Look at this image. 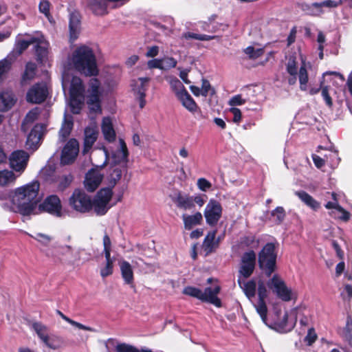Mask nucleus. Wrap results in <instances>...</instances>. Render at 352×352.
<instances>
[{
    "label": "nucleus",
    "mask_w": 352,
    "mask_h": 352,
    "mask_svg": "<svg viewBox=\"0 0 352 352\" xmlns=\"http://www.w3.org/2000/svg\"><path fill=\"white\" fill-rule=\"evenodd\" d=\"M34 239L45 245H47L52 240L50 236L41 233L37 234Z\"/></svg>",
    "instance_id": "nucleus-63"
},
{
    "label": "nucleus",
    "mask_w": 352,
    "mask_h": 352,
    "mask_svg": "<svg viewBox=\"0 0 352 352\" xmlns=\"http://www.w3.org/2000/svg\"><path fill=\"white\" fill-rule=\"evenodd\" d=\"M276 253L275 245L272 243H267L258 254V265L265 275L271 276L276 269Z\"/></svg>",
    "instance_id": "nucleus-7"
},
{
    "label": "nucleus",
    "mask_w": 352,
    "mask_h": 352,
    "mask_svg": "<svg viewBox=\"0 0 352 352\" xmlns=\"http://www.w3.org/2000/svg\"><path fill=\"white\" fill-rule=\"evenodd\" d=\"M113 195L111 188H104L97 192L94 200L92 201V209L98 216L105 214L111 208L110 204Z\"/></svg>",
    "instance_id": "nucleus-9"
},
{
    "label": "nucleus",
    "mask_w": 352,
    "mask_h": 352,
    "mask_svg": "<svg viewBox=\"0 0 352 352\" xmlns=\"http://www.w3.org/2000/svg\"><path fill=\"white\" fill-rule=\"evenodd\" d=\"M36 65L32 63H28L25 67V70L23 76V82L28 80H31L34 78L36 71Z\"/></svg>",
    "instance_id": "nucleus-46"
},
{
    "label": "nucleus",
    "mask_w": 352,
    "mask_h": 352,
    "mask_svg": "<svg viewBox=\"0 0 352 352\" xmlns=\"http://www.w3.org/2000/svg\"><path fill=\"white\" fill-rule=\"evenodd\" d=\"M245 103V100L242 98L241 95H236L232 97L229 101L228 104L231 107L242 105Z\"/></svg>",
    "instance_id": "nucleus-58"
},
{
    "label": "nucleus",
    "mask_w": 352,
    "mask_h": 352,
    "mask_svg": "<svg viewBox=\"0 0 352 352\" xmlns=\"http://www.w3.org/2000/svg\"><path fill=\"white\" fill-rule=\"evenodd\" d=\"M113 262H105V265L100 268V276L105 278L113 274Z\"/></svg>",
    "instance_id": "nucleus-52"
},
{
    "label": "nucleus",
    "mask_w": 352,
    "mask_h": 352,
    "mask_svg": "<svg viewBox=\"0 0 352 352\" xmlns=\"http://www.w3.org/2000/svg\"><path fill=\"white\" fill-rule=\"evenodd\" d=\"M217 230H212L208 233L206 236L203 244L202 249L208 255L214 251V250L219 246V239L216 240Z\"/></svg>",
    "instance_id": "nucleus-29"
},
{
    "label": "nucleus",
    "mask_w": 352,
    "mask_h": 352,
    "mask_svg": "<svg viewBox=\"0 0 352 352\" xmlns=\"http://www.w3.org/2000/svg\"><path fill=\"white\" fill-rule=\"evenodd\" d=\"M72 254V248L70 245H60L57 248V256L65 257Z\"/></svg>",
    "instance_id": "nucleus-54"
},
{
    "label": "nucleus",
    "mask_w": 352,
    "mask_h": 352,
    "mask_svg": "<svg viewBox=\"0 0 352 352\" xmlns=\"http://www.w3.org/2000/svg\"><path fill=\"white\" fill-rule=\"evenodd\" d=\"M98 137V129L95 125L87 126L85 129L83 153H87L96 142Z\"/></svg>",
    "instance_id": "nucleus-27"
},
{
    "label": "nucleus",
    "mask_w": 352,
    "mask_h": 352,
    "mask_svg": "<svg viewBox=\"0 0 352 352\" xmlns=\"http://www.w3.org/2000/svg\"><path fill=\"white\" fill-rule=\"evenodd\" d=\"M343 337L349 346L352 347V323L349 320L346 322Z\"/></svg>",
    "instance_id": "nucleus-50"
},
{
    "label": "nucleus",
    "mask_w": 352,
    "mask_h": 352,
    "mask_svg": "<svg viewBox=\"0 0 352 352\" xmlns=\"http://www.w3.org/2000/svg\"><path fill=\"white\" fill-rule=\"evenodd\" d=\"M119 266L124 283L133 287L134 276L131 265L128 261H122L119 263Z\"/></svg>",
    "instance_id": "nucleus-28"
},
{
    "label": "nucleus",
    "mask_w": 352,
    "mask_h": 352,
    "mask_svg": "<svg viewBox=\"0 0 352 352\" xmlns=\"http://www.w3.org/2000/svg\"><path fill=\"white\" fill-rule=\"evenodd\" d=\"M69 206L76 212H89L92 210V200L83 190L76 189L69 199Z\"/></svg>",
    "instance_id": "nucleus-10"
},
{
    "label": "nucleus",
    "mask_w": 352,
    "mask_h": 352,
    "mask_svg": "<svg viewBox=\"0 0 352 352\" xmlns=\"http://www.w3.org/2000/svg\"><path fill=\"white\" fill-rule=\"evenodd\" d=\"M102 89L100 83L96 78H91L89 82V88L87 91V103L91 112L101 113V96Z\"/></svg>",
    "instance_id": "nucleus-8"
},
{
    "label": "nucleus",
    "mask_w": 352,
    "mask_h": 352,
    "mask_svg": "<svg viewBox=\"0 0 352 352\" xmlns=\"http://www.w3.org/2000/svg\"><path fill=\"white\" fill-rule=\"evenodd\" d=\"M287 71L291 76L297 74L296 62L295 58L291 57L287 64Z\"/></svg>",
    "instance_id": "nucleus-55"
},
{
    "label": "nucleus",
    "mask_w": 352,
    "mask_h": 352,
    "mask_svg": "<svg viewBox=\"0 0 352 352\" xmlns=\"http://www.w3.org/2000/svg\"><path fill=\"white\" fill-rule=\"evenodd\" d=\"M302 64L298 73V79L300 82V87L301 90L305 91L307 88L308 82V74H307V64L305 60L301 57Z\"/></svg>",
    "instance_id": "nucleus-40"
},
{
    "label": "nucleus",
    "mask_w": 352,
    "mask_h": 352,
    "mask_svg": "<svg viewBox=\"0 0 352 352\" xmlns=\"http://www.w3.org/2000/svg\"><path fill=\"white\" fill-rule=\"evenodd\" d=\"M69 28L70 40L75 41L80 31V14L78 12H73L69 14Z\"/></svg>",
    "instance_id": "nucleus-26"
},
{
    "label": "nucleus",
    "mask_w": 352,
    "mask_h": 352,
    "mask_svg": "<svg viewBox=\"0 0 352 352\" xmlns=\"http://www.w3.org/2000/svg\"><path fill=\"white\" fill-rule=\"evenodd\" d=\"M56 313L58 315H59L65 321H66L67 322L69 323L70 324H72V326L79 329H82V330H85V331H91V332H95V329L90 327H87V326H85L80 322H78L76 321H74L72 319H70L69 318H68L67 316H66L65 315H64L59 310H56Z\"/></svg>",
    "instance_id": "nucleus-43"
},
{
    "label": "nucleus",
    "mask_w": 352,
    "mask_h": 352,
    "mask_svg": "<svg viewBox=\"0 0 352 352\" xmlns=\"http://www.w3.org/2000/svg\"><path fill=\"white\" fill-rule=\"evenodd\" d=\"M245 53L251 58H256L263 54V50L262 49L255 50L253 47L249 46L245 48Z\"/></svg>",
    "instance_id": "nucleus-53"
},
{
    "label": "nucleus",
    "mask_w": 352,
    "mask_h": 352,
    "mask_svg": "<svg viewBox=\"0 0 352 352\" xmlns=\"http://www.w3.org/2000/svg\"><path fill=\"white\" fill-rule=\"evenodd\" d=\"M50 3L47 0H43L39 3V11L43 13L48 19L50 18Z\"/></svg>",
    "instance_id": "nucleus-59"
},
{
    "label": "nucleus",
    "mask_w": 352,
    "mask_h": 352,
    "mask_svg": "<svg viewBox=\"0 0 352 352\" xmlns=\"http://www.w3.org/2000/svg\"><path fill=\"white\" fill-rule=\"evenodd\" d=\"M340 1L332 0H326L321 2H317L316 0L312 1H302L298 3V7L306 14L318 16L324 12V8H336L338 6Z\"/></svg>",
    "instance_id": "nucleus-11"
},
{
    "label": "nucleus",
    "mask_w": 352,
    "mask_h": 352,
    "mask_svg": "<svg viewBox=\"0 0 352 352\" xmlns=\"http://www.w3.org/2000/svg\"><path fill=\"white\" fill-rule=\"evenodd\" d=\"M40 114V109L38 107H35L30 110L26 115L24 118L22 127L25 128V126L30 123H32L34 120H36Z\"/></svg>",
    "instance_id": "nucleus-44"
},
{
    "label": "nucleus",
    "mask_w": 352,
    "mask_h": 352,
    "mask_svg": "<svg viewBox=\"0 0 352 352\" xmlns=\"http://www.w3.org/2000/svg\"><path fill=\"white\" fill-rule=\"evenodd\" d=\"M16 99L14 94L10 91H5L0 93V111H7L15 104Z\"/></svg>",
    "instance_id": "nucleus-30"
},
{
    "label": "nucleus",
    "mask_w": 352,
    "mask_h": 352,
    "mask_svg": "<svg viewBox=\"0 0 352 352\" xmlns=\"http://www.w3.org/2000/svg\"><path fill=\"white\" fill-rule=\"evenodd\" d=\"M126 170V168H122L121 166L111 165L109 169V174L107 177L108 184L113 188L116 186L118 182L122 177V172Z\"/></svg>",
    "instance_id": "nucleus-35"
},
{
    "label": "nucleus",
    "mask_w": 352,
    "mask_h": 352,
    "mask_svg": "<svg viewBox=\"0 0 352 352\" xmlns=\"http://www.w3.org/2000/svg\"><path fill=\"white\" fill-rule=\"evenodd\" d=\"M258 301L254 304L257 314L260 316L263 322L267 324V307L265 299L268 296V291L265 283L260 280L258 282Z\"/></svg>",
    "instance_id": "nucleus-13"
},
{
    "label": "nucleus",
    "mask_w": 352,
    "mask_h": 352,
    "mask_svg": "<svg viewBox=\"0 0 352 352\" xmlns=\"http://www.w3.org/2000/svg\"><path fill=\"white\" fill-rule=\"evenodd\" d=\"M301 311L302 309L298 307L292 309L289 312L276 311L273 321L270 322L267 319V324H265L280 333L289 332L296 326L297 318Z\"/></svg>",
    "instance_id": "nucleus-4"
},
{
    "label": "nucleus",
    "mask_w": 352,
    "mask_h": 352,
    "mask_svg": "<svg viewBox=\"0 0 352 352\" xmlns=\"http://www.w3.org/2000/svg\"><path fill=\"white\" fill-rule=\"evenodd\" d=\"M271 215L274 218V221L280 224L285 217V212L283 207L278 206L272 212Z\"/></svg>",
    "instance_id": "nucleus-48"
},
{
    "label": "nucleus",
    "mask_w": 352,
    "mask_h": 352,
    "mask_svg": "<svg viewBox=\"0 0 352 352\" xmlns=\"http://www.w3.org/2000/svg\"><path fill=\"white\" fill-rule=\"evenodd\" d=\"M256 265V254L253 250L245 252L241 261L239 277L246 279L250 277L255 268Z\"/></svg>",
    "instance_id": "nucleus-17"
},
{
    "label": "nucleus",
    "mask_w": 352,
    "mask_h": 352,
    "mask_svg": "<svg viewBox=\"0 0 352 352\" xmlns=\"http://www.w3.org/2000/svg\"><path fill=\"white\" fill-rule=\"evenodd\" d=\"M38 182H32L11 190L8 198L13 210L23 216L38 214Z\"/></svg>",
    "instance_id": "nucleus-1"
},
{
    "label": "nucleus",
    "mask_w": 352,
    "mask_h": 352,
    "mask_svg": "<svg viewBox=\"0 0 352 352\" xmlns=\"http://www.w3.org/2000/svg\"><path fill=\"white\" fill-rule=\"evenodd\" d=\"M116 351V352H139L138 349L126 344H118Z\"/></svg>",
    "instance_id": "nucleus-56"
},
{
    "label": "nucleus",
    "mask_w": 352,
    "mask_h": 352,
    "mask_svg": "<svg viewBox=\"0 0 352 352\" xmlns=\"http://www.w3.org/2000/svg\"><path fill=\"white\" fill-rule=\"evenodd\" d=\"M207 199V196L206 195H199L195 197H192V204H197L199 207L204 206Z\"/></svg>",
    "instance_id": "nucleus-64"
},
{
    "label": "nucleus",
    "mask_w": 352,
    "mask_h": 352,
    "mask_svg": "<svg viewBox=\"0 0 352 352\" xmlns=\"http://www.w3.org/2000/svg\"><path fill=\"white\" fill-rule=\"evenodd\" d=\"M45 125L36 124L28 134L25 146L28 149L35 151L38 148L44 133Z\"/></svg>",
    "instance_id": "nucleus-20"
},
{
    "label": "nucleus",
    "mask_w": 352,
    "mask_h": 352,
    "mask_svg": "<svg viewBox=\"0 0 352 352\" xmlns=\"http://www.w3.org/2000/svg\"><path fill=\"white\" fill-rule=\"evenodd\" d=\"M294 193L305 204L311 208L317 210L320 207V204L305 191H296Z\"/></svg>",
    "instance_id": "nucleus-38"
},
{
    "label": "nucleus",
    "mask_w": 352,
    "mask_h": 352,
    "mask_svg": "<svg viewBox=\"0 0 352 352\" xmlns=\"http://www.w3.org/2000/svg\"><path fill=\"white\" fill-rule=\"evenodd\" d=\"M162 60V69L174 68L177 65V60L173 57H165Z\"/></svg>",
    "instance_id": "nucleus-51"
},
{
    "label": "nucleus",
    "mask_w": 352,
    "mask_h": 352,
    "mask_svg": "<svg viewBox=\"0 0 352 352\" xmlns=\"http://www.w3.org/2000/svg\"><path fill=\"white\" fill-rule=\"evenodd\" d=\"M37 41L35 43L36 45V52L38 57V60L41 63H45L47 60L48 56V49L50 47V44L47 41H46L43 37L36 38Z\"/></svg>",
    "instance_id": "nucleus-31"
},
{
    "label": "nucleus",
    "mask_w": 352,
    "mask_h": 352,
    "mask_svg": "<svg viewBox=\"0 0 352 352\" xmlns=\"http://www.w3.org/2000/svg\"><path fill=\"white\" fill-rule=\"evenodd\" d=\"M219 292L220 287L218 285L206 287L204 292L202 291L203 298H201V301L208 302L218 307H221V300L217 297Z\"/></svg>",
    "instance_id": "nucleus-23"
},
{
    "label": "nucleus",
    "mask_w": 352,
    "mask_h": 352,
    "mask_svg": "<svg viewBox=\"0 0 352 352\" xmlns=\"http://www.w3.org/2000/svg\"><path fill=\"white\" fill-rule=\"evenodd\" d=\"M36 41V38H32L28 41H19L16 45V48L19 54H21L24 50H25L29 47V45H30L31 44H34Z\"/></svg>",
    "instance_id": "nucleus-49"
},
{
    "label": "nucleus",
    "mask_w": 352,
    "mask_h": 352,
    "mask_svg": "<svg viewBox=\"0 0 352 352\" xmlns=\"http://www.w3.org/2000/svg\"><path fill=\"white\" fill-rule=\"evenodd\" d=\"M19 176L8 169L0 170V186L4 187L14 184Z\"/></svg>",
    "instance_id": "nucleus-33"
},
{
    "label": "nucleus",
    "mask_w": 352,
    "mask_h": 352,
    "mask_svg": "<svg viewBox=\"0 0 352 352\" xmlns=\"http://www.w3.org/2000/svg\"><path fill=\"white\" fill-rule=\"evenodd\" d=\"M178 100L191 113H195L198 109L196 102L188 92L179 98Z\"/></svg>",
    "instance_id": "nucleus-41"
},
{
    "label": "nucleus",
    "mask_w": 352,
    "mask_h": 352,
    "mask_svg": "<svg viewBox=\"0 0 352 352\" xmlns=\"http://www.w3.org/2000/svg\"><path fill=\"white\" fill-rule=\"evenodd\" d=\"M29 157L28 153L24 151H14L9 157L10 168L19 177L25 171Z\"/></svg>",
    "instance_id": "nucleus-14"
},
{
    "label": "nucleus",
    "mask_w": 352,
    "mask_h": 352,
    "mask_svg": "<svg viewBox=\"0 0 352 352\" xmlns=\"http://www.w3.org/2000/svg\"><path fill=\"white\" fill-rule=\"evenodd\" d=\"M62 87L65 92L67 89L69 90L72 112L75 114L79 113L85 99V89L82 80L65 72L62 78Z\"/></svg>",
    "instance_id": "nucleus-3"
},
{
    "label": "nucleus",
    "mask_w": 352,
    "mask_h": 352,
    "mask_svg": "<svg viewBox=\"0 0 352 352\" xmlns=\"http://www.w3.org/2000/svg\"><path fill=\"white\" fill-rule=\"evenodd\" d=\"M67 65L86 76H95L98 74L96 58L93 50L87 45L77 47L68 56Z\"/></svg>",
    "instance_id": "nucleus-2"
},
{
    "label": "nucleus",
    "mask_w": 352,
    "mask_h": 352,
    "mask_svg": "<svg viewBox=\"0 0 352 352\" xmlns=\"http://www.w3.org/2000/svg\"><path fill=\"white\" fill-rule=\"evenodd\" d=\"M317 339V335L313 328L309 329L305 340L308 345H311Z\"/></svg>",
    "instance_id": "nucleus-61"
},
{
    "label": "nucleus",
    "mask_w": 352,
    "mask_h": 352,
    "mask_svg": "<svg viewBox=\"0 0 352 352\" xmlns=\"http://www.w3.org/2000/svg\"><path fill=\"white\" fill-rule=\"evenodd\" d=\"M169 83L177 98L188 92L182 82L175 77L170 78Z\"/></svg>",
    "instance_id": "nucleus-42"
},
{
    "label": "nucleus",
    "mask_w": 352,
    "mask_h": 352,
    "mask_svg": "<svg viewBox=\"0 0 352 352\" xmlns=\"http://www.w3.org/2000/svg\"><path fill=\"white\" fill-rule=\"evenodd\" d=\"M72 181V177L71 175H67L64 176L62 178H60L59 184H58V189L60 190H63L65 188H66L67 186H69Z\"/></svg>",
    "instance_id": "nucleus-60"
},
{
    "label": "nucleus",
    "mask_w": 352,
    "mask_h": 352,
    "mask_svg": "<svg viewBox=\"0 0 352 352\" xmlns=\"http://www.w3.org/2000/svg\"><path fill=\"white\" fill-rule=\"evenodd\" d=\"M128 155L126 144L122 139H120L118 148L111 153V164L126 168Z\"/></svg>",
    "instance_id": "nucleus-19"
},
{
    "label": "nucleus",
    "mask_w": 352,
    "mask_h": 352,
    "mask_svg": "<svg viewBox=\"0 0 352 352\" xmlns=\"http://www.w3.org/2000/svg\"><path fill=\"white\" fill-rule=\"evenodd\" d=\"M102 131L104 138L109 142L113 141L116 133L113 128L111 120L109 118H104L102 123Z\"/></svg>",
    "instance_id": "nucleus-37"
},
{
    "label": "nucleus",
    "mask_w": 352,
    "mask_h": 352,
    "mask_svg": "<svg viewBox=\"0 0 352 352\" xmlns=\"http://www.w3.org/2000/svg\"><path fill=\"white\" fill-rule=\"evenodd\" d=\"M48 95V89L45 82L36 83L32 86L26 94V100L31 103H41Z\"/></svg>",
    "instance_id": "nucleus-18"
},
{
    "label": "nucleus",
    "mask_w": 352,
    "mask_h": 352,
    "mask_svg": "<svg viewBox=\"0 0 352 352\" xmlns=\"http://www.w3.org/2000/svg\"><path fill=\"white\" fill-rule=\"evenodd\" d=\"M12 62V58L10 56L0 60V79L3 78L10 71Z\"/></svg>",
    "instance_id": "nucleus-45"
},
{
    "label": "nucleus",
    "mask_w": 352,
    "mask_h": 352,
    "mask_svg": "<svg viewBox=\"0 0 352 352\" xmlns=\"http://www.w3.org/2000/svg\"><path fill=\"white\" fill-rule=\"evenodd\" d=\"M204 214L207 224L210 226H216L222 215L221 204L215 199H210L206 206Z\"/></svg>",
    "instance_id": "nucleus-15"
},
{
    "label": "nucleus",
    "mask_w": 352,
    "mask_h": 352,
    "mask_svg": "<svg viewBox=\"0 0 352 352\" xmlns=\"http://www.w3.org/2000/svg\"><path fill=\"white\" fill-rule=\"evenodd\" d=\"M73 128V120L72 116L65 115L62 126L59 131L60 138L64 141L70 134Z\"/></svg>",
    "instance_id": "nucleus-39"
},
{
    "label": "nucleus",
    "mask_w": 352,
    "mask_h": 352,
    "mask_svg": "<svg viewBox=\"0 0 352 352\" xmlns=\"http://www.w3.org/2000/svg\"><path fill=\"white\" fill-rule=\"evenodd\" d=\"M238 283L249 299L254 297L256 287L255 281L250 280L246 282L244 278L239 277Z\"/></svg>",
    "instance_id": "nucleus-34"
},
{
    "label": "nucleus",
    "mask_w": 352,
    "mask_h": 352,
    "mask_svg": "<svg viewBox=\"0 0 352 352\" xmlns=\"http://www.w3.org/2000/svg\"><path fill=\"white\" fill-rule=\"evenodd\" d=\"M150 78L147 77L139 78L133 80L131 84L133 91L139 100L140 107L141 109H142L146 104V101L144 100L146 96L145 92L146 90L147 84Z\"/></svg>",
    "instance_id": "nucleus-21"
},
{
    "label": "nucleus",
    "mask_w": 352,
    "mask_h": 352,
    "mask_svg": "<svg viewBox=\"0 0 352 352\" xmlns=\"http://www.w3.org/2000/svg\"><path fill=\"white\" fill-rule=\"evenodd\" d=\"M38 214L47 212L56 217L62 216V206L60 200L56 195H50L45 201L37 205Z\"/></svg>",
    "instance_id": "nucleus-16"
},
{
    "label": "nucleus",
    "mask_w": 352,
    "mask_h": 352,
    "mask_svg": "<svg viewBox=\"0 0 352 352\" xmlns=\"http://www.w3.org/2000/svg\"><path fill=\"white\" fill-rule=\"evenodd\" d=\"M78 153V143L75 139L70 140L64 146L60 162L63 164L72 163L76 159Z\"/></svg>",
    "instance_id": "nucleus-22"
},
{
    "label": "nucleus",
    "mask_w": 352,
    "mask_h": 352,
    "mask_svg": "<svg viewBox=\"0 0 352 352\" xmlns=\"http://www.w3.org/2000/svg\"><path fill=\"white\" fill-rule=\"evenodd\" d=\"M325 208L332 210L329 214L333 218H337L344 221L350 219V213L340 206L338 201H329L325 204Z\"/></svg>",
    "instance_id": "nucleus-24"
},
{
    "label": "nucleus",
    "mask_w": 352,
    "mask_h": 352,
    "mask_svg": "<svg viewBox=\"0 0 352 352\" xmlns=\"http://www.w3.org/2000/svg\"><path fill=\"white\" fill-rule=\"evenodd\" d=\"M266 284L269 289L283 301L289 302L297 298L296 292L289 287L285 280L277 274H274Z\"/></svg>",
    "instance_id": "nucleus-5"
},
{
    "label": "nucleus",
    "mask_w": 352,
    "mask_h": 352,
    "mask_svg": "<svg viewBox=\"0 0 352 352\" xmlns=\"http://www.w3.org/2000/svg\"><path fill=\"white\" fill-rule=\"evenodd\" d=\"M100 153L104 157V163L100 166H97L96 168L91 169L86 174L85 178V187L88 191L90 192L94 191L99 186L103 179V173H102V170L107 161V151L104 150L103 151H100Z\"/></svg>",
    "instance_id": "nucleus-12"
},
{
    "label": "nucleus",
    "mask_w": 352,
    "mask_h": 352,
    "mask_svg": "<svg viewBox=\"0 0 352 352\" xmlns=\"http://www.w3.org/2000/svg\"><path fill=\"white\" fill-rule=\"evenodd\" d=\"M183 294L185 295H188L189 296L196 298L200 300H201V296L203 297L202 290L191 286L186 287L183 289Z\"/></svg>",
    "instance_id": "nucleus-47"
},
{
    "label": "nucleus",
    "mask_w": 352,
    "mask_h": 352,
    "mask_svg": "<svg viewBox=\"0 0 352 352\" xmlns=\"http://www.w3.org/2000/svg\"><path fill=\"white\" fill-rule=\"evenodd\" d=\"M184 228L186 230H190L193 226L201 223L203 217L201 212H197L192 215L183 214Z\"/></svg>",
    "instance_id": "nucleus-36"
},
{
    "label": "nucleus",
    "mask_w": 352,
    "mask_h": 352,
    "mask_svg": "<svg viewBox=\"0 0 352 352\" xmlns=\"http://www.w3.org/2000/svg\"><path fill=\"white\" fill-rule=\"evenodd\" d=\"M109 0H86L87 6L97 15L107 13V2Z\"/></svg>",
    "instance_id": "nucleus-32"
},
{
    "label": "nucleus",
    "mask_w": 352,
    "mask_h": 352,
    "mask_svg": "<svg viewBox=\"0 0 352 352\" xmlns=\"http://www.w3.org/2000/svg\"><path fill=\"white\" fill-rule=\"evenodd\" d=\"M197 185L199 190L204 192L209 190L212 186L211 183L205 178L198 179Z\"/></svg>",
    "instance_id": "nucleus-57"
},
{
    "label": "nucleus",
    "mask_w": 352,
    "mask_h": 352,
    "mask_svg": "<svg viewBox=\"0 0 352 352\" xmlns=\"http://www.w3.org/2000/svg\"><path fill=\"white\" fill-rule=\"evenodd\" d=\"M31 329L35 332L40 340L48 348L56 350L63 344L61 337L55 334H50L49 328L40 322H34Z\"/></svg>",
    "instance_id": "nucleus-6"
},
{
    "label": "nucleus",
    "mask_w": 352,
    "mask_h": 352,
    "mask_svg": "<svg viewBox=\"0 0 352 352\" xmlns=\"http://www.w3.org/2000/svg\"><path fill=\"white\" fill-rule=\"evenodd\" d=\"M230 112L233 114V122L234 123L239 124L241 120V110L236 107H231L229 109Z\"/></svg>",
    "instance_id": "nucleus-62"
},
{
    "label": "nucleus",
    "mask_w": 352,
    "mask_h": 352,
    "mask_svg": "<svg viewBox=\"0 0 352 352\" xmlns=\"http://www.w3.org/2000/svg\"><path fill=\"white\" fill-rule=\"evenodd\" d=\"M173 202L179 209L188 210L195 208L192 204V196L181 192H177L173 198Z\"/></svg>",
    "instance_id": "nucleus-25"
}]
</instances>
